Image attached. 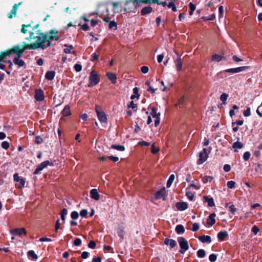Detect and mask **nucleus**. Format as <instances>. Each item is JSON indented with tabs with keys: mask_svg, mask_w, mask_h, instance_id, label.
I'll return each mask as SVG.
<instances>
[{
	"mask_svg": "<svg viewBox=\"0 0 262 262\" xmlns=\"http://www.w3.org/2000/svg\"><path fill=\"white\" fill-rule=\"evenodd\" d=\"M1 146L5 149H7L9 147V143L7 141H3L2 143Z\"/></svg>",
	"mask_w": 262,
	"mask_h": 262,
	"instance_id": "50",
	"label": "nucleus"
},
{
	"mask_svg": "<svg viewBox=\"0 0 262 262\" xmlns=\"http://www.w3.org/2000/svg\"><path fill=\"white\" fill-rule=\"evenodd\" d=\"M251 231L255 235H256L259 231V229L256 226L254 225L252 227Z\"/></svg>",
	"mask_w": 262,
	"mask_h": 262,
	"instance_id": "56",
	"label": "nucleus"
},
{
	"mask_svg": "<svg viewBox=\"0 0 262 262\" xmlns=\"http://www.w3.org/2000/svg\"><path fill=\"white\" fill-rule=\"evenodd\" d=\"M250 156H251V154L250 153V152L246 151V152H244V155H243L244 160L245 161H248L249 159Z\"/></svg>",
	"mask_w": 262,
	"mask_h": 262,
	"instance_id": "45",
	"label": "nucleus"
},
{
	"mask_svg": "<svg viewBox=\"0 0 262 262\" xmlns=\"http://www.w3.org/2000/svg\"><path fill=\"white\" fill-rule=\"evenodd\" d=\"M28 255L32 257L33 259H36L38 257L33 250H30L28 252Z\"/></svg>",
	"mask_w": 262,
	"mask_h": 262,
	"instance_id": "41",
	"label": "nucleus"
},
{
	"mask_svg": "<svg viewBox=\"0 0 262 262\" xmlns=\"http://www.w3.org/2000/svg\"><path fill=\"white\" fill-rule=\"evenodd\" d=\"M205 201L207 202L209 207H213L215 205L213 198H208L207 196H204Z\"/></svg>",
	"mask_w": 262,
	"mask_h": 262,
	"instance_id": "29",
	"label": "nucleus"
},
{
	"mask_svg": "<svg viewBox=\"0 0 262 262\" xmlns=\"http://www.w3.org/2000/svg\"><path fill=\"white\" fill-rule=\"evenodd\" d=\"M62 114L64 116H67L70 115V107L69 105H66L64 109L62 111Z\"/></svg>",
	"mask_w": 262,
	"mask_h": 262,
	"instance_id": "31",
	"label": "nucleus"
},
{
	"mask_svg": "<svg viewBox=\"0 0 262 262\" xmlns=\"http://www.w3.org/2000/svg\"><path fill=\"white\" fill-rule=\"evenodd\" d=\"M145 84L147 85L148 87L147 91L150 92V93L152 94L155 93L156 91L157 90V89H153L151 88V86L150 85V82L149 81H146L145 82Z\"/></svg>",
	"mask_w": 262,
	"mask_h": 262,
	"instance_id": "38",
	"label": "nucleus"
},
{
	"mask_svg": "<svg viewBox=\"0 0 262 262\" xmlns=\"http://www.w3.org/2000/svg\"><path fill=\"white\" fill-rule=\"evenodd\" d=\"M43 92L41 89H37L35 91V98L37 101H41L44 99Z\"/></svg>",
	"mask_w": 262,
	"mask_h": 262,
	"instance_id": "13",
	"label": "nucleus"
},
{
	"mask_svg": "<svg viewBox=\"0 0 262 262\" xmlns=\"http://www.w3.org/2000/svg\"><path fill=\"white\" fill-rule=\"evenodd\" d=\"M51 165V162L49 161H46L41 163L35 170L34 173L35 174H38L44 168H46L48 165Z\"/></svg>",
	"mask_w": 262,
	"mask_h": 262,
	"instance_id": "10",
	"label": "nucleus"
},
{
	"mask_svg": "<svg viewBox=\"0 0 262 262\" xmlns=\"http://www.w3.org/2000/svg\"><path fill=\"white\" fill-rule=\"evenodd\" d=\"M175 53L178 56L177 59L174 61L176 68L178 71H180L181 70L182 67V59L181 57L178 54V53L176 52H175Z\"/></svg>",
	"mask_w": 262,
	"mask_h": 262,
	"instance_id": "17",
	"label": "nucleus"
},
{
	"mask_svg": "<svg viewBox=\"0 0 262 262\" xmlns=\"http://www.w3.org/2000/svg\"><path fill=\"white\" fill-rule=\"evenodd\" d=\"M88 214V211L86 209H82L80 212V215L82 217H86Z\"/></svg>",
	"mask_w": 262,
	"mask_h": 262,
	"instance_id": "60",
	"label": "nucleus"
},
{
	"mask_svg": "<svg viewBox=\"0 0 262 262\" xmlns=\"http://www.w3.org/2000/svg\"><path fill=\"white\" fill-rule=\"evenodd\" d=\"M247 68L246 67H241L235 68L228 69L220 72L221 74H223L224 73H231L232 74L237 73L243 71Z\"/></svg>",
	"mask_w": 262,
	"mask_h": 262,
	"instance_id": "9",
	"label": "nucleus"
},
{
	"mask_svg": "<svg viewBox=\"0 0 262 262\" xmlns=\"http://www.w3.org/2000/svg\"><path fill=\"white\" fill-rule=\"evenodd\" d=\"M219 17H223L224 13V7L223 6H221L219 8Z\"/></svg>",
	"mask_w": 262,
	"mask_h": 262,
	"instance_id": "53",
	"label": "nucleus"
},
{
	"mask_svg": "<svg viewBox=\"0 0 262 262\" xmlns=\"http://www.w3.org/2000/svg\"><path fill=\"white\" fill-rule=\"evenodd\" d=\"M164 243L166 245H169L171 248H174L177 245L174 240L169 238H165Z\"/></svg>",
	"mask_w": 262,
	"mask_h": 262,
	"instance_id": "22",
	"label": "nucleus"
},
{
	"mask_svg": "<svg viewBox=\"0 0 262 262\" xmlns=\"http://www.w3.org/2000/svg\"><path fill=\"white\" fill-rule=\"evenodd\" d=\"M167 6L169 8H171L172 10L174 12L177 11V8L172 2H170L167 5Z\"/></svg>",
	"mask_w": 262,
	"mask_h": 262,
	"instance_id": "42",
	"label": "nucleus"
},
{
	"mask_svg": "<svg viewBox=\"0 0 262 262\" xmlns=\"http://www.w3.org/2000/svg\"><path fill=\"white\" fill-rule=\"evenodd\" d=\"M7 56H9V55H7V52L6 53H3L2 55H0V62L5 61V59L6 58Z\"/></svg>",
	"mask_w": 262,
	"mask_h": 262,
	"instance_id": "59",
	"label": "nucleus"
},
{
	"mask_svg": "<svg viewBox=\"0 0 262 262\" xmlns=\"http://www.w3.org/2000/svg\"><path fill=\"white\" fill-rule=\"evenodd\" d=\"M139 3H143L145 4H148L150 2H152L153 3H158V0H138Z\"/></svg>",
	"mask_w": 262,
	"mask_h": 262,
	"instance_id": "43",
	"label": "nucleus"
},
{
	"mask_svg": "<svg viewBox=\"0 0 262 262\" xmlns=\"http://www.w3.org/2000/svg\"><path fill=\"white\" fill-rule=\"evenodd\" d=\"M148 68L147 66H143L141 69V72L144 74L147 73L148 72Z\"/></svg>",
	"mask_w": 262,
	"mask_h": 262,
	"instance_id": "63",
	"label": "nucleus"
},
{
	"mask_svg": "<svg viewBox=\"0 0 262 262\" xmlns=\"http://www.w3.org/2000/svg\"><path fill=\"white\" fill-rule=\"evenodd\" d=\"M97 117L99 120L102 123H105L107 121V118L104 112H101L100 113H98Z\"/></svg>",
	"mask_w": 262,
	"mask_h": 262,
	"instance_id": "19",
	"label": "nucleus"
},
{
	"mask_svg": "<svg viewBox=\"0 0 262 262\" xmlns=\"http://www.w3.org/2000/svg\"><path fill=\"white\" fill-rule=\"evenodd\" d=\"M128 107L132 108L133 110H135V109L137 108V104H135L133 101L130 102V103L128 105Z\"/></svg>",
	"mask_w": 262,
	"mask_h": 262,
	"instance_id": "62",
	"label": "nucleus"
},
{
	"mask_svg": "<svg viewBox=\"0 0 262 262\" xmlns=\"http://www.w3.org/2000/svg\"><path fill=\"white\" fill-rule=\"evenodd\" d=\"M107 76L113 83L115 84L117 82V77L115 74L113 73H107Z\"/></svg>",
	"mask_w": 262,
	"mask_h": 262,
	"instance_id": "23",
	"label": "nucleus"
},
{
	"mask_svg": "<svg viewBox=\"0 0 262 262\" xmlns=\"http://www.w3.org/2000/svg\"><path fill=\"white\" fill-rule=\"evenodd\" d=\"M159 148L155 147L154 144L151 146V152L152 154H155L159 151Z\"/></svg>",
	"mask_w": 262,
	"mask_h": 262,
	"instance_id": "55",
	"label": "nucleus"
},
{
	"mask_svg": "<svg viewBox=\"0 0 262 262\" xmlns=\"http://www.w3.org/2000/svg\"><path fill=\"white\" fill-rule=\"evenodd\" d=\"M174 175L172 174L170 176L168 181H167V184H166V186L167 187H170L171 185V184H172L173 181H174Z\"/></svg>",
	"mask_w": 262,
	"mask_h": 262,
	"instance_id": "34",
	"label": "nucleus"
},
{
	"mask_svg": "<svg viewBox=\"0 0 262 262\" xmlns=\"http://www.w3.org/2000/svg\"><path fill=\"white\" fill-rule=\"evenodd\" d=\"M176 206L180 211L185 210L188 208L187 203L186 202H178L176 203Z\"/></svg>",
	"mask_w": 262,
	"mask_h": 262,
	"instance_id": "15",
	"label": "nucleus"
},
{
	"mask_svg": "<svg viewBox=\"0 0 262 262\" xmlns=\"http://www.w3.org/2000/svg\"><path fill=\"white\" fill-rule=\"evenodd\" d=\"M199 224L198 223H194L192 225V228L191 229V230L193 232H195L198 231L199 229Z\"/></svg>",
	"mask_w": 262,
	"mask_h": 262,
	"instance_id": "51",
	"label": "nucleus"
},
{
	"mask_svg": "<svg viewBox=\"0 0 262 262\" xmlns=\"http://www.w3.org/2000/svg\"><path fill=\"white\" fill-rule=\"evenodd\" d=\"M138 92H139V90L137 88H134L133 89V92H134V95H132L130 97V98L132 99H135V98H139V94H138Z\"/></svg>",
	"mask_w": 262,
	"mask_h": 262,
	"instance_id": "32",
	"label": "nucleus"
},
{
	"mask_svg": "<svg viewBox=\"0 0 262 262\" xmlns=\"http://www.w3.org/2000/svg\"><path fill=\"white\" fill-rule=\"evenodd\" d=\"M152 8L149 6L145 7L143 8L141 10V14L144 15L146 14L149 13L152 11Z\"/></svg>",
	"mask_w": 262,
	"mask_h": 262,
	"instance_id": "28",
	"label": "nucleus"
},
{
	"mask_svg": "<svg viewBox=\"0 0 262 262\" xmlns=\"http://www.w3.org/2000/svg\"><path fill=\"white\" fill-rule=\"evenodd\" d=\"M186 195L187 197V198L190 200L192 201L193 199L194 194L190 192V191H187L186 192Z\"/></svg>",
	"mask_w": 262,
	"mask_h": 262,
	"instance_id": "47",
	"label": "nucleus"
},
{
	"mask_svg": "<svg viewBox=\"0 0 262 262\" xmlns=\"http://www.w3.org/2000/svg\"><path fill=\"white\" fill-rule=\"evenodd\" d=\"M90 83L88 84L89 87H91L93 85H95L98 84L100 80L99 75L96 73L95 71H92L91 73L90 78Z\"/></svg>",
	"mask_w": 262,
	"mask_h": 262,
	"instance_id": "5",
	"label": "nucleus"
},
{
	"mask_svg": "<svg viewBox=\"0 0 262 262\" xmlns=\"http://www.w3.org/2000/svg\"><path fill=\"white\" fill-rule=\"evenodd\" d=\"M156 199H161L163 200H165L166 198V190L165 188H163L161 190L157 191L155 194Z\"/></svg>",
	"mask_w": 262,
	"mask_h": 262,
	"instance_id": "12",
	"label": "nucleus"
},
{
	"mask_svg": "<svg viewBox=\"0 0 262 262\" xmlns=\"http://www.w3.org/2000/svg\"><path fill=\"white\" fill-rule=\"evenodd\" d=\"M229 211L232 213L234 214L236 211V208L233 205H230L229 207Z\"/></svg>",
	"mask_w": 262,
	"mask_h": 262,
	"instance_id": "64",
	"label": "nucleus"
},
{
	"mask_svg": "<svg viewBox=\"0 0 262 262\" xmlns=\"http://www.w3.org/2000/svg\"><path fill=\"white\" fill-rule=\"evenodd\" d=\"M213 180V177L211 176H205L202 178V181L204 183L211 182Z\"/></svg>",
	"mask_w": 262,
	"mask_h": 262,
	"instance_id": "40",
	"label": "nucleus"
},
{
	"mask_svg": "<svg viewBox=\"0 0 262 262\" xmlns=\"http://www.w3.org/2000/svg\"><path fill=\"white\" fill-rule=\"evenodd\" d=\"M73 49L72 45H70L67 47V48L64 49V52L66 54H69L71 52V50Z\"/></svg>",
	"mask_w": 262,
	"mask_h": 262,
	"instance_id": "48",
	"label": "nucleus"
},
{
	"mask_svg": "<svg viewBox=\"0 0 262 262\" xmlns=\"http://www.w3.org/2000/svg\"><path fill=\"white\" fill-rule=\"evenodd\" d=\"M21 4V3H19L18 4H15L10 12L8 14V16L9 18H12L13 16H15L16 14V12L18 9V6Z\"/></svg>",
	"mask_w": 262,
	"mask_h": 262,
	"instance_id": "14",
	"label": "nucleus"
},
{
	"mask_svg": "<svg viewBox=\"0 0 262 262\" xmlns=\"http://www.w3.org/2000/svg\"><path fill=\"white\" fill-rule=\"evenodd\" d=\"M215 216H216V215L215 213L211 214L209 216V217L207 219V224L209 225L210 226L213 225L215 223Z\"/></svg>",
	"mask_w": 262,
	"mask_h": 262,
	"instance_id": "21",
	"label": "nucleus"
},
{
	"mask_svg": "<svg viewBox=\"0 0 262 262\" xmlns=\"http://www.w3.org/2000/svg\"><path fill=\"white\" fill-rule=\"evenodd\" d=\"M216 255L214 254H211L209 256V259L211 262H214L216 260Z\"/></svg>",
	"mask_w": 262,
	"mask_h": 262,
	"instance_id": "49",
	"label": "nucleus"
},
{
	"mask_svg": "<svg viewBox=\"0 0 262 262\" xmlns=\"http://www.w3.org/2000/svg\"><path fill=\"white\" fill-rule=\"evenodd\" d=\"M74 69L76 72H79L81 71L82 66L79 64H75L74 65Z\"/></svg>",
	"mask_w": 262,
	"mask_h": 262,
	"instance_id": "54",
	"label": "nucleus"
},
{
	"mask_svg": "<svg viewBox=\"0 0 262 262\" xmlns=\"http://www.w3.org/2000/svg\"><path fill=\"white\" fill-rule=\"evenodd\" d=\"M113 11L114 13H123V8L121 2L112 3Z\"/></svg>",
	"mask_w": 262,
	"mask_h": 262,
	"instance_id": "6",
	"label": "nucleus"
},
{
	"mask_svg": "<svg viewBox=\"0 0 262 262\" xmlns=\"http://www.w3.org/2000/svg\"><path fill=\"white\" fill-rule=\"evenodd\" d=\"M55 76V72L52 71H48L46 74V78L49 80H52Z\"/></svg>",
	"mask_w": 262,
	"mask_h": 262,
	"instance_id": "26",
	"label": "nucleus"
},
{
	"mask_svg": "<svg viewBox=\"0 0 262 262\" xmlns=\"http://www.w3.org/2000/svg\"><path fill=\"white\" fill-rule=\"evenodd\" d=\"M90 195L91 198L95 201H98L99 199L100 195L97 189H92L91 190Z\"/></svg>",
	"mask_w": 262,
	"mask_h": 262,
	"instance_id": "16",
	"label": "nucleus"
},
{
	"mask_svg": "<svg viewBox=\"0 0 262 262\" xmlns=\"http://www.w3.org/2000/svg\"><path fill=\"white\" fill-rule=\"evenodd\" d=\"M88 247L90 248L94 249L95 248V247H96V243H95V242L94 241H92L90 242V243L88 244Z\"/></svg>",
	"mask_w": 262,
	"mask_h": 262,
	"instance_id": "61",
	"label": "nucleus"
},
{
	"mask_svg": "<svg viewBox=\"0 0 262 262\" xmlns=\"http://www.w3.org/2000/svg\"><path fill=\"white\" fill-rule=\"evenodd\" d=\"M10 233L14 235L20 236L22 234H26L27 231L24 228H16L11 230Z\"/></svg>",
	"mask_w": 262,
	"mask_h": 262,
	"instance_id": "11",
	"label": "nucleus"
},
{
	"mask_svg": "<svg viewBox=\"0 0 262 262\" xmlns=\"http://www.w3.org/2000/svg\"><path fill=\"white\" fill-rule=\"evenodd\" d=\"M176 231L178 234H183L185 232V229L183 225H178L176 227Z\"/></svg>",
	"mask_w": 262,
	"mask_h": 262,
	"instance_id": "27",
	"label": "nucleus"
},
{
	"mask_svg": "<svg viewBox=\"0 0 262 262\" xmlns=\"http://www.w3.org/2000/svg\"><path fill=\"white\" fill-rule=\"evenodd\" d=\"M21 32L24 34L29 33V36L26 38L27 40L32 43L28 45L29 49H37L39 48L45 49L51 46V41L57 40L59 38L58 32L51 30L49 33H43L40 30L37 29V26L32 27L30 25H23Z\"/></svg>",
	"mask_w": 262,
	"mask_h": 262,
	"instance_id": "1",
	"label": "nucleus"
},
{
	"mask_svg": "<svg viewBox=\"0 0 262 262\" xmlns=\"http://www.w3.org/2000/svg\"><path fill=\"white\" fill-rule=\"evenodd\" d=\"M228 97V94H227L226 93H223L221 95L220 99L222 101H223V102H225L227 100Z\"/></svg>",
	"mask_w": 262,
	"mask_h": 262,
	"instance_id": "46",
	"label": "nucleus"
},
{
	"mask_svg": "<svg viewBox=\"0 0 262 262\" xmlns=\"http://www.w3.org/2000/svg\"><path fill=\"white\" fill-rule=\"evenodd\" d=\"M205 251L203 249H199L197 251V256L200 258H203L205 256Z\"/></svg>",
	"mask_w": 262,
	"mask_h": 262,
	"instance_id": "36",
	"label": "nucleus"
},
{
	"mask_svg": "<svg viewBox=\"0 0 262 262\" xmlns=\"http://www.w3.org/2000/svg\"><path fill=\"white\" fill-rule=\"evenodd\" d=\"M199 240L202 243H210L211 239L210 236L208 235H203L199 238Z\"/></svg>",
	"mask_w": 262,
	"mask_h": 262,
	"instance_id": "24",
	"label": "nucleus"
},
{
	"mask_svg": "<svg viewBox=\"0 0 262 262\" xmlns=\"http://www.w3.org/2000/svg\"><path fill=\"white\" fill-rule=\"evenodd\" d=\"M199 159L197 161V163L198 164L200 165L205 162L208 158L207 149L206 148H203V151L199 152Z\"/></svg>",
	"mask_w": 262,
	"mask_h": 262,
	"instance_id": "7",
	"label": "nucleus"
},
{
	"mask_svg": "<svg viewBox=\"0 0 262 262\" xmlns=\"http://www.w3.org/2000/svg\"><path fill=\"white\" fill-rule=\"evenodd\" d=\"M238 140L239 138L237 141L234 142L232 144V147L234 149V152H238L237 149H241L243 147V144Z\"/></svg>",
	"mask_w": 262,
	"mask_h": 262,
	"instance_id": "18",
	"label": "nucleus"
},
{
	"mask_svg": "<svg viewBox=\"0 0 262 262\" xmlns=\"http://www.w3.org/2000/svg\"><path fill=\"white\" fill-rule=\"evenodd\" d=\"M151 115L153 118H157V117H160V113H157V109L155 107H152L151 108Z\"/></svg>",
	"mask_w": 262,
	"mask_h": 262,
	"instance_id": "33",
	"label": "nucleus"
},
{
	"mask_svg": "<svg viewBox=\"0 0 262 262\" xmlns=\"http://www.w3.org/2000/svg\"><path fill=\"white\" fill-rule=\"evenodd\" d=\"M243 115L245 117H249L251 115L250 108L248 107L246 110L243 113Z\"/></svg>",
	"mask_w": 262,
	"mask_h": 262,
	"instance_id": "57",
	"label": "nucleus"
},
{
	"mask_svg": "<svg viewBox=\"0 0 262 262\" xmlns=\"http://www.w3.org/2000/svg\"><path fill=\"white\" fill-rule=\"evenodd\" d=\"M27 47L28 45L15 46L10 51H7V55L10 56L11 54H15L16 56H22L25 50L29 49Z\"/></svg>",
	"mask_w": 262,
	"mask_h": 262,
	"instance_id": "2",
	"label": "nucleus"
},
{
	"mask_svg": "<svg viewBox=\"0 0 262 262\" xmlns=\"http://www.w3.org/2000/svg\"><path fill=\"white\" fill-rule=\"evenodd\" d=\"M178 241L181 248L179 252L184 254L189 249V245L187 241L183 237H179Z\"/></svg>",
	"mask_w": 262,
	"mask_h": 262,
	"instance_id": "4",
	"label": "nucleus"
},
{
	"mask_svg": "<svg viewBox=\"0 0 262 262\" xmlns=\"http://www.w3.org/2000/svg\"><path fill=\"white\" fill-rule=\"evenodd\" d=\"M108 28L110 29H117V23L114 21H111L109 23Z\"/></svg>",
	"mask_w": 262,
	"mask_h": 262,
	"instance_id": "39",
	"label": "nucleus"
},
{
	"mask_svg": "<svg viewBox=\"0 0 262 262\" xmlns=\"http://www.w3.org/2000/svg\"><path fill=\"white\" fill-rule=\"evenodd\" d=\"M235 183L233 181H228L227 183V186L229 188L232 189L235 187Z\"/></svg>",
	"mask_w": 262,
	"mask_h": 262,
	"instance_id": "44",
	"label": "nucleus"
},
{
	"mask_svg": "<svg viewBox=\"0 0 262 262\" xmlns=\"http://www.w3.org/2000/svg\"><path fill=\"white\" fill-rule=\"evenodd\" d=\"M123 8V13L133 11L138 6V0H129L125 2Z\"/></svg>",
	"mask_w": 262,
	"mask_h": 262,
	"instance_id": "3",
	"label": "nucleus"
},
{
	"mask_svg": "<svg viewBox=\"0 0 262 262\" xmlns=\"http://www.w3.org/2000/svg\"><path fill=\"white\" fill-rule=\"evenodd\" d=\"M14 180L17 182L16 186L19 188H22L25 187V180L20 178L18 173H15L13 176Z\"/></svg>",
	"mask_w": 262,
	"mask_h": 262,
	"instance_id": "8",
	"label": "nucleus"
},
{
	"mask_svg": "<svg viewBox=\"0 0 262 262\" xmlns=\"http://www.w3.org/2000/svg\"><path fill=\"white\" fill-rule=\"evenodd\" d=\"M117 234L120 237L123 238L125 235V231L122 227H119L117 229Z\"/></svg>",
	"mask_w": 262,
	"mask_h": 262,
	"instance_id": "30",
	"label": "nucleus"
},
{
	"mask_svg": "<svg viewBox=\"0 0 262 262\" xmlns=\"http://www.w3.org/2000/svg\"><path fill=\"white\" fill-rule=\"evenodd\" d=\"M222 56L221 55L215 54L212 56V60L220 62L222 60Z\"/></svg>",
	"mask_w": 262,
	"mask_h": 262,
	"instance_id": "35",
	"label": "nucleus"
},
{
	"mask_svg": "<svg viewBox=\"0 0 262 262\" xmlns=\"http://www.w3.org/2000/svg\"><path fill=\"white\" fill-rule=\"evenodd\" d=\"M74 244L75 246H79L81 244V241L79 238H76L74 241Z\"/></svg>",
	"mask_w": 262,
	"mask_h": 262,
	"instance_id": "58",
	"label": "nucleus"
},
{
	"mask_svg": "<svg viewBox=\"0 0 262 262\" xmlns=\"http://www.w3.org/2000/svg\"><path fill=\"white\" fill-rule=\"evenodd\" d=\"M227 236L228 232L226 231H221L217 234V238L221 241H224Z\"/></svg>",
	"mask_w": 262,
	"mask_h": 262,
	"instance_id": "25",
	"label": "nucleus"
},
{
	"mask_svg": "<svg viewBox=\"0 0 262 262\" xmlns=\"http://www.w3.org/2000/svg\"><path fill=\"white\" fill-rule=\"evenodd\" d=\"M79 216V214L77 211H73L71 214V217L72 219H77Z\"/></svg>",
	"mask_w": 262,
	"mask_h": 262,
	"instance_id": "52",
	"label": "nucleus"
},
{
	"mask_svg": "<svg viewBox=\"0 0 262 262\" xmlns=\"http://www.w3.org/2000/svg\"><path fill=\"white\" fill-rule=\"evenodd\" d=\"M112 148L121 151H124L125 149L123 146L119 145H113Z\"/></svg>",
	"mask_w": 262,
	"mask_h": 262,
	"instance_id": "37",
	"label": "nucleus"
},
{
	"mask_svg": "<svg viewBox=\"0 0 262 262\" xmlns=\"http://www.w3.org/2000/svg\"><path fill=\"white\" fill-rule=\"evenodd\" d=\"M21 57V56H15L13 59L14 64L17 65L18 67H21L25 64L24 61L19 59Z\"/></svg>",
	"mask_w": 262,
	"mask_h": 262,
	"instance_id": "20",
	"label": "nucleus"
}]
</instances>
